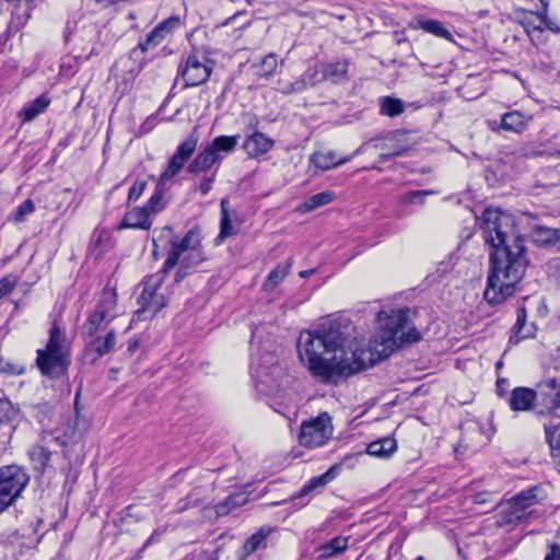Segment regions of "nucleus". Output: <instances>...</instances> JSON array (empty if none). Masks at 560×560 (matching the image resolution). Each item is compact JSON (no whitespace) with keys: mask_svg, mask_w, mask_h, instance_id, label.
I'll return each instance as SVG.
<instances>
[{"mask_svg":"<svg viewBox=\"0 0 560 560\" xmlns=\"http://www.w3.org/2000/svg\"><path fill=\"white\" fill-rule=\"evenodd\" d=\"M377 318L380 328L368 348L361 347L347 320L332 319L315 330L302 331L298 339L300 360L317 381L337 384L421 339L420 332L410 326L409 308L380 312Z\"/></svg>","mask_w":560,"mask_h":560,"instance_id":"obj_1","label":"nucleus"},{"mask_svg":"<svg viewBox=\"0 0 560 560\" xmlns=\"http://www.w3.org/2000/svg\"><path fill=\"white\" fill-rule=\"evenodd\" d=\"M526 323V313L524 308L518 310L516 324L514 325V335L510 338L511 342L517 343L521 340L527 337L526 334H523V328Z\"/></svg>","mask_w":560,"mask_h":560,"instance_id":"obj_41","label":"nucleus"},{"mask_svg":"<svg viewBox=\"0 0 560 560\" xmlns=\"http://www.w3.org/2000/svg\"><path fill=\"white\" fill-rule=\"evenodd\" d=\"M332 435L331 418L327 412L305 420L301 424L299 443L305 447H319L325 445Z\"/></svg>","mask_w":560,"mask_h":560,"instance_id":"obj_6","label":"nucleus"},{"mask_svg":"<svg viewBox=\"0 0 560 560\" xmlns=\"http://www.w3.org/2000/svg\"><path fill=\"white\" fill-rule=\"evenodd\" d=\"M404 103L399 98L386 96L382 100L381 112L386 116L396 117L404 113Z\"/></svg>","mask_w":560,"mask_h":560,"instance_id":"obj_35","label":"nucleus"},{"mask_svg":"<svg viewBox=\"0 0 560 560\" xmlns=\"http://www.w3.org/2000/svg\"><path fill=\"white\" fill-rule=\"evenodd\" d=\"M1 371L12 375H21L25 372V368L21 364L5 363Z\"/></svg>","mask_w":560,"mask_h":560,"instance_id":"obj_57","label":"nucleus"},{"mask_svg":"<svg viewBox=\"0 0 560 560\" xmlns=\"http://www.w3.org/2000/svg\"><path fill=\"white\" fill-rule=\"evenodd\" d=\"M211 71L212 68L208 59L196 52H190L178 67V75L183 78L185 86H197L205 83Z\"/></svg>","mask_w":560,"mask_h":560,"instance_id":"obj_7","label":"nucleus"},{"mask_svg":"<svg viewBox=\"0 0 560 560\" xmlns=\"http://www.w3.org/2000/svg\"><path fill=\"white\" fill-rule=\"evenodd\" d=\"M273 144L275 142L271 138L262 132L256 131L245 139L243 149L249 158H258L269 152Z\"/></svg>","mask_w":560,"mask_h":560,"instance_id":"obj_13","label":"nucleus"},{"mask_svg":"<svg viewBox=\"0 0 560 560\" xmlns=\"http://www.w3.org/2000/svg\"><path fill=\"white\" fill-rule=\"evenodd\" d=\"M419 26L425 32L436 35L439 37L446 39L452 38V34L438 20L421 19L419 20Z\"/></svg>","mask_w":560,"mask_h":560,"instance_id":"obj_33","label":"nucleus"},{"mask_svg":"<svg viewBox=\"0 0 560 560\" xmlns=\"http://www.w3.org/2000/svg\"><path fill=\"white\" fill-rule=\"evenodd\" d=\"M319 72L320 71L317 67H308L300 77V79L305 83L306 89L314 86L318 81H320Z\"/></svg>","mask_w":560,"mask_h":560,"instance_id":"obj_47","label":"nucleus"},{"mask_svg":"<svg viewBox=\"0 0 560 560\" xmlns=\"http://www.w3.org/2000/svg\"><path fill=\"white\" fill-rule=\"evenodd\" d=\"M233 234V226L232 223L226 215V213L223 211L222 219H221V231H220V237L225 238Z\"/></svg>","mask_w":560,"mask_h":560,"instance_id":"obj_53","label":"nucleus"},{"mask_svg":"<svg viewBox=\"0 0 560 560\" xmlns=\"http://www.w3.org/2000/svg\"><path fill=\"white\" fill-rule=\"evenodd\" d=\"M277 66V56L275 54H268L261 58L259 62L253 63V69L255 74L267 78L275 73Z\"/></svg>","mask_w":560,"mask_h":560,"instance_id":"obj_32","label":"nucleus"},{"mask_svg":"<svg viewBox=\"0 0 560 560\" xmlns=\"http://www.w3.org/2000/svg\"><path fill=\"white\" fill-rule=\"evenodd\" d=\"M433 194V190H411L400 197V202L404 205H423L425 197Z\"/></svg>","mask_w":560,"mask_h":560,"instance_id":"obj_39","label":"nucleus"},{"mask_svg":"<svg viewBox=\"0 0 560 560\" xmlns=\"http://www.w3.org/2000/svg\"><path fill=\"white\" fill-rule=\"evenodd\" d=\"M30 482L26 470L18 465L0 468V513L21 497Z\"/></svg>","mask_w":560,"mask_h":560,"instance_id":"obj_5","label":"nucleus"},{"mask_svg":"<svg viewBox=\"0 0 560 560\" xmlns=\"http://www.w3.org/2000/svg\"><path fill=\"white\" fill-rule=\"evenodd\" d=\"M541 493L540 487H533L504 502L501 505V524H514L533 516L535 506L542 500Z\"/></svg>","mask_w":560,"mask_h":560,"instance_id":"obj_4","label":"nucleus"},{"mask_svg":"<svg viewBox=\"0 0 560 560\" xmlns=\"http://www.w3.org/2000/svg\"><path fill=\"white\" fill-rule=\"evenodd\" d=\"M175 236L172 228L164 226L161 229H155L152 233V242L154 247H159L160 244H168L172 245V238Z\"/></svg>","mask_w":560,"mask_h":560,"instance_id":"obj_40","label":"nucleus"},{"mask_svg":"<svg viewBox=\"0 0 560 560\" xmlns=\"http://www.w3.org/2000/svg\"><path fill=\"white\" fill-rule=\"evenodd\" d=\"M150 215L148 208H133L125 214L119 229L149 230L152 225Z\"/></svg>","mask_w":560,"mask_h":560,"instance_id":"obj_16","label":"nucleus"},{"mask_svg":"<svg viewBox=\"0 0 560 560\" xmlns=\"http://www.w3.org/2000/svg\"><path fill=\"white\" fill-rule=\"evenodd\" d=\"M16 416V409L9 399H0V422H11Z\"/></svg>","mask_w":560,"mask_h":560,"instance_id":"obj_44","label":"nucleus"},{"mask_svg":"<svg viewBox=\"0 0 560 560\" xmlns=\"http://www.w3.org/2000/svg\"><path fill=\"white\" fill-rule=\"evenodd\" d=\"M338 470L339 468L337 466H332L325 474L317 477H313L299 491L298 497H305L316 489L324 488L326 485H328L337 477Z\"/></svg>","mask_w":560,"mask_h":560,"instance_id":"obj_20","label":"nucleus"},{"mask_svg":"<svg viewBox=\"0 0 560 560\" xmlns=\"http://www.w3.org/2000/svg\"><path fill=\"white\" fill-rule=\"evenodd\" d=\"M336 194L331 190L322 191L313 195L301 205L304 212L313 211L317 208L326 206L335 200Z\"/></svg>","mask_w":560,"mask_h":560,"instance_id":"obj_30","label":"nucleus"},{"mask_svg":"<svg viewBox=\"0 0 560 560\" xmlns=\"http://www.w3.org/2000/svg\"><path fill=\"white\" fill-rule=\"evenodd\" d=\"M240 135L235 136H219L212 140L209 147V149L217 153L219 156H223L224 154L232 153L238 143Z\"/></svg>","mask_w":560,"mask_h":560,"instance_id":"obj_25","label":"nucleus"},{"mask_svg":"<svg viewBox=\"0 0 560 560\" xmlns=\"http://www.w3.org/2000/svg\"><path fill=\"white\" fill-rule=\"evenodd\" d=\"M180 27V19L176 15H172L166 20L159 23L138 44V47L142 52H145L152 48L158 47L164 40L170 38L176 30Z\"/></svg>","mask_w":560,"mask_h":560,"instance_id":"obj_11","label":"nucleus"},{"mask_svg":"<svg viewBox=\"0 0 560 560\" xmlns=\"http://www.w3.org/2000/svg\"><path fill=\"white\" fill-rule=\"evenodd\" d=\"M205 260V255L201 246L188 252L180 262H183L184 267L192 268L198 266L200 262Z\"/></svg>","mask_w":560,"mask_h":560,"instance_id":"obj_43","label":"nucleus"},{"mask_svg":"<svg viewBox=\"0 0 560 560\" xmlns=\"http://www.w3.org/2000/svg\"><path fill=\"white\" fill-rule=\"evenodd\" d=\"M223 156H219L217 153L212 152L209 147H206L201 150L192 162L188 165L187 171L190 174H199L209 171L212 166L219 165Z\"/></svg>","mask_w":560,"mask_h":560,"instance_id":"obj_17","label":"nucleus"},{"mask_svg":"<svg viewBox=\"0 0 560 560\" xmlns=\"http://www.w3.org/2000/svg\"><path fill=\"white\" fill-rule=\"evenodd\" d=\"M188 269H189L188 267H184L183 262H180V266L176 272L175 281L176 282L182 281L186 277Z\"/></svg>","mask_w":560,"mask_h":560,"instance_id":"obj_61","label":"nucleus"},{"mask_svg":"<svg viewBox=\"0 0 560 560\" xmlns=\"http://www.w3.org/2000/svg\"><path fill=\"white\" fill-rule=\"evenodd\" d=\"M36 363L40 372L50 377H58L68 369L69 345L56 320L51 325L46 349L37 350Z\"/></svg>","mask_w":560,"mask_h":560,"instance_id":"obj_3","label":"nucleus"},{"mask_svg":"<svg viewBox=\"0 0 560 560\" xmlns=\"http://www.w3.org/2000/svg\"><path fill=\"white\" fill-rule=\"evenodd\" d=\"M503 383H504V380H499V381L497 382V390H498V393H499L500 395L502 394L501 388H503V385H502Z\"/></svg>","mask_w":560,"mask_h":560,"instance_id":"obj_64","label":"nucleus"},{"mask_svg":"<svg viewBox=\"0 0 560 560\" xmlns=\"http://www.w3.org/2000/svg\"><path fill=\"white\" fill-rule=\"evenodd\" d=\"M247 502V497L244 493H233L225 498L223 501L215 505V513L218 516H224L237 506H242Z\"/></svg>","mask_w":560,"mask_h":560,"instance_id":"obj_29","label":"nucleus"},{"mask_svg":"<svg viewBox=\"0 0 560 560\" xmlns=\"http://www.w3.org/2000/svg\"><path fill=\"white\" fill-rule=\"evenodd\" d=\"M530 116L520 110H511L502 115L501 120L489 121L492 131L499 132L504 130L508 132L522 133L528 126Z\"/></svg>","mask_w":560,"mask_h":560,"instance_id":"obj_12","label":"nucleus"},{"mask_svg":"<svg viewBox=\"0 0 560 560\" xmlns=\"http://www.w3.org/2000/svg\"><path fill=\"white\" fill-rule=\"evenodd\" d=\"M291 267L292 262L288 261L284 265H278L271 270L265 283L266 289L271 290L276 288L288 276Z\"/></svg>","mask_w":560,"mask_h":560,"instance_id":"obj_34","label":"nucleus"},{"mask_svg":"<svg viewBox=\"0 0 560 560\" xmlns=\"http://www.w3.org/2000/svg\"><path fill=\"white\" fill-rule=\"evenodd\" d=\"M161 192L156 191L152 195L144 208H148L150 213L158 212L160 210L159 205L161 202Z\"/></svg>","mask_w":560,"mask_h":560,"instance_id":"obj_56","label":"nucleus"},{"mask_svg":"<svg viewBox=\"0 0 560 560\" xmlns=\"http://www.w3.org/2000/svg\"><path fill=\"white\" fill-rule=\"evenodd\" d=\"M535 396L539 413H550L560 409V383L556 378H547L536 385Z\"/></svg>","mask_w":560,"mask_h":560,"instance_id":"obj_10","label":"nucleus"},{"mask_svg":"<svg viewBox=\"0 0 560 560\" xmlns=\"http://www.w3.org/2000/svg\"><path fill=\"white\" fill-rule=\"evenodd\" d=\"M19 278L14 275H8L0 279V299L9 294L18 284Z\"/></svg>","mask_w":560,"mask_h":560,"instance_id":"obj_50","label":"nucleus"},{"mask_svg":"<svg viewBox=\"0 0 560 560\" xmlns=\"http://www.w3.org/2000/svg\"><path fill=\"white\" fill-rule=\"evenodd\" d=\"M139 343L137 340H130L129 341V346H128V350L130 352H133L137 348H138Z\"/></svg>","mask_w":560,"mask_h":560,"instance_id":"obj_63","label":"nucleus"},{"mask_svg":"<svg viewBox=\"0 0 560 560\" xmlns=\"http://www.w3.org/2000/svg\"><path fill=\"white\" fill-rule=\"evenodd\" d=\"M545 28L541 24H533L532 22L525 23V31L528 35H532L534 32H542Z\"/></svg>","mask_w":560,"mask_h":560,"instance_id":"obj_60","label":"nucleus"},{"mask_svg":"<svg viewBox=\"0 0 560 560\" xmlns=\"http://www.w3.org/2000/svg\"><path fill=\"white\" fill-rule=\"evenodd\" d=\"M142 312H150L153 315H155L159 311H161L165 305L166 302L164 301V298L162 295L156 294V298L153 300L152 303H140Z\"/></svg>","mask_w":560,"mask_h":560,"instance_id":"obj_51","label":"nucleus"},{"mask_svg":"<svg viewBox=\"0 0 560 560\" xmlns=\"http://www.w3.org/2000/svg\"><path fill=\"white\" fill-rule=\"evenodd\" d=\"M116 345V334L114 330H109L107 335L102 337H96L92 339L85 348V354L92 355V361H96L102 358L104 354L110 352Z\"/></svg>","mask_w":560,"mask_h":560,"instance_id":"obj_15","label":"nucleus"},{"mask_svg":"<svg viewBox=\"0 0 560 560\" xmlns=\"http://www.w3.org/2000/svg\"><path fill=\"white\" fill-rule=\"evenodd\" d=\"M348 537L337 536L318 547L319 559H330L342 553L348 548Z\"/></svg>","mask_w":560,"mask_h":560,"instance_id":"obj_23","label":"nucleus"},{"mask_svg":"<svg viewBox=\"0 0 560 560\" xmlns=\"http://www.w3.org/2000/svg\"><path fill=\"white\" fill-rule=\"evenodd\" d=\"M112 322L109 317L95 310L88 316L86 323L83 326V334L93 337L103 325H107Z\"/></svg>","mask_w":560,"mask_h":560,"instance_id":"obj_31","label":"nucleus"},{"mask_svg":"<svg viewBox=\"0 0 560 560\" xmlns=\"http://www.w3.org/2000/svg\"><path fill=\"white\" fill-rule=\"evenodd\" d=\"M348 70V60H337L324 63L320 71L323 79L331 81L332 83H341L347 80Z\"/></svg>","mask_w":560,"mask_h":560,"instance_id":"obj_18","label":"nucleus"},{"mask_svg":"<svg viewBox=\"0 0 560 560\" xmlns=\"http://www.w3.org/2000/svg\"><path fill=\"white\" fill-rule=\"evenodd\" d=\"M199 141V133L195 128L194 131L183 140L177 147L175 153L170 159L165 171L160 176L161 183H166L177 175L190 156L194 154Z\"/></svg>","mask_w":560,"mask_h":560,"instance_id":"obj_8","label":"nucleus"},{"mask_svg":"<svg viewBox=\"0 0 560 560\" xmlns=\"http://www.w3.org/2000/svg\"><path fill=\"white\" fill-rule=\"evenodd\" d=\"M145 188L144 182H136L129 189L128 199L130 201H136L142 195Z\"/></svg>","mask_w":560,"mask_h":560,"instance_id":"obj_54","label":"nucleus"},{"mask_svg":"<svg viewBox=\"0 0 560 560\" xmlns=\"http://www.w3.org/2000/svg\"><path fill=\"white\" fill-rule=\"evenodd\" d=\"M397 448V443L394 439L385 438L370 443L366 452L371 456L387 457L393 454Z\"/></svg>","mask_w":560,"mask_h":560,"instance_id":"obj_28","label":"nucleus"},{"mask_svg":"<svg viewBox=\"0 0 560 560\" xmlns=\"http://www.w3.org/2000/svg\"><path fill=\"white\" fill-rule=\"evenodd\" d=\"M545 560H560V546L552 545Z\"/></svg>","mask_w":560,"mask_h":560,"instance_id":"obj_59","label":"nucleus"},{"mask_svg":"<svg viewBox=\"0 0 560 560\" xmlns=\"http://www.w3.org/2000/svg\"><path fill=\"white\" fill-rule=\"evenodd\" d=\"M509 406L513 411H528L537 407L535 390L527 387H516L509 398Z\"/></svg>","mask_w":560,"mask_h":560,"instance_id":"obj_14","label":"nucleus"},{"mask_svg":"<svg viewBox=\"0 0 560 560\" xmlns=\"http://www.w3.org/2000/svg\"><path fill=\"white\" fill-rule=\"evenodd\" d=\"M319 72L320 71L317 67H308L300 77V79L305 83L306 89L314 86L318 81H320Z\"/></svg>","mask_w":560,"mask_h":560,"instance_id":"obj_49","label":"nucleus"},{"mask_svg":"<svg viewBox=\"0 0 560 560\" xmlns=\"http://www.w3.org/2000/svg\"><path fill=\"white\" fill-rule=\"evenodd\" d=\"M525 155L535 156H547V158H560V150L547 149L545 144H530L525 149Z\"/></svg>","mask_w":560,"mask_h":560,"instance_id":"obj_38","label":"nucleus"},{"mask_svg":"<svg viewBox=\"0 0 560 560\" xmlns=\"http://www.w3.org/2000/svg\"><path fill=\"white\" fill-rule=\"evenodd\" d=\"M319 72L320 71L317 67H308L300 77V79L305 83L306 89L314 86L318 81H320Z\"/></svg>","mask_w":560,"mask_h":560,"instance_id":"obj_48","label":"nucleus"},{"mask_svg":"<svg viewBox=\"0 0 560 560\" xmlns=\"http://www.w3.org/2000/svg\"><path fill=\"white\" fill-rule=\"evenodd\" d=\"M166 273L163 272V269L154 276L148 278L144 283L143 291L139 298V303H152L156 298V291L160 288L162 281L164 280Z\"/></svg>","mask_w":560,"mask_h":560,"instance_id":"obj_27","label":"nucleus"},{"mask_svg":"<svg viewBox=\"0 0 560 560\" xmlns=\"http://www.w3.org/2000/svg\"><path fill=\"white\" fill-rule=\"evenodd\" d=\"M35 211V205L33 200L27 199L22 202L14 213V220L18 222H23L25 218Z\"/></svg>","mask_w":560,"mask_h":560,"instance_id":"obj_46","label":"nucleus"},{"mask_svg":"<svg viewBox=\"0 0 560 560\" xmlns=\"http://www.w3.org/2000/svg\"><path fill=\"white\" fill-rule=\"evenodd\" d=\"M350 156L338 158L335 151L315 152L311 156V162L320 171H328L350 161Z\"/></svg>","mask_w":560,"mask_h":560,"instance_id":"obj_19","label":"nucleus"},{"mask_svg":"<svg viewBox=\"0 0 560 560\" xmlns=\"http://www.w3.org/2000/svg\"><path fill=\"white\" fill-rule=\"evenodd\" d=\"M479 220L483 240L492 248L483 298L491 305L501 304L515 293L525 276L528 266L525 241L512 217L499 209H486Z\"/></svg>","mask_w":560,"mask_h":560,"instance_id":"obj_2","label":"nucleus"},{"mask_svg":"<svg viewBox=\"0 0 560 560\" xmlns=\"http://www.w3.org/2000/svg\"><path fill=\"white\" fill-rule=\"evenodd\" d=\"M385 147L387 150L382 153L385 158L401 155L409 149V145L401 143L399 140H390V143H386Z\"/></svg>","mask_w":560,"mask_h":560,"instance_id":"obj_45","label":"nucleus"},{"mask_svg":"<svg viewBox=\"0 0 560 560\" xmlns=\"http://www.w3.org/2000/svg\"><path fill=\"white\" fill-rule=\"evenodd\" d=\"M533 240L541 246H555L560 244V228L551 229L545 225H536L533 229Z\"/></svg>","mask_w":560,"mask_h":560,"instance_id":"obj_21","label":"nucleus"},{"mask_svg":"<svg viewBox=\"0 0 560 560\" xmlns=\"http://www.w3.org/2000/svg\"><path fill=\"white\" fill-rule=\"evenodd\" d=\"M117 294L115 289L105 288L101 294L95 310L103 313L112 320L116 317Z\"/></svg>","mask_w":560,"mask_h":560,"instance_id":"obj_24","label":"nucleus"},{"mask_svg":"<svg viewBox=\"0 0 560 560\" xmlns=\"http://www.w3.org/2000/svg\"><path fill=\"white\" fill-rule=\"evenodd\" d=\"M495 492L491 491H480L472 495V501L476 504H490L493 503L495 500Z\"/></svg>","mask_w":560,"mask_h":560,"instance_id":"obj_52","label":"nucleus"},{"mask_svg":"<svg viewBox=\"0 0 560 560\" xmlns=\"http://www.w3.org/2000/svg\"><path fill=\"white\" fill-rule=\"evenodd\" d=\"M201 236L197 229L189 230L184 237L179 238L176 234L172 238L171 250L167 255L166 260L163 265V272L167 273L178 262L184 253L191 252L192 249L200 247Z\"/></svg>","mask_w":560,"mask_h":560,"instance_id":"obj_9","label":"nucleus"},{"mask_svg":"<svg viewBox=\"0 0 560 560\" xmlns=\"http://www.w3.org/2000/svg\"><path fill=\"white\" fill-rule=\"evenodd\" d=\"M278 91L284 95L295 94L293 83L284 80H279Z\"/></svg>","mask_w":560,"mask_h":560,"instance_id":"obj_58","label":"nucleus"},{"mask_svg":"<svg viewBox=\"0 0 560 560\" xmlns=\"http://www.w3.org/2000/svg\"><path fill=\"white\" fill-rule=\"evenodd\" d=\"M292 83L294 88V93H301L306 90L305 83L303 82V80L300 79V77Z\"/></svg>","mask_w":560,"mask_h":560,"instance_id":"obj_62","label":"nucleus"},{"mask_svg":"<svg viewBox=\"0 0 560 560\" xmlns=\"http://www.w3.org/2000/svg\"><path fill=\"white\" fill-rule=\"evenodd\" d=\"M535 14L539 19L540 24L542 25L544 28L549 30L555 34L560 33V25L558 24V22L550 19L547 14V3H544L542 10L536 12Z\"/></svg>","mask_w":560,"mask_h":560,"instance_id":"obj_42","label":"nucleus"},{"mask_svg":"<svg viewBox=\"0 0 560 560\" xmlns=\"http://www.w3.org/2000/svg\"><path fill=\"white\" fill-rule=\"evenodd\" d=\"M266 535L262 532H257L253 534L243 546V555L241 560H244L246 557L255 552L259 546L265 540Z\"/></svg>","mask_w":560,"mask_h":560,"instance_id":"obj_37","label":"nucleus"},{"mask_svg":"<svg viewBox=\"0 0 560 560\" xmlns=\"http://www.w3.org/2000/svg\"><path fill=\"white\" fill-rule=\"evenodd\" d=\"M49 103L50 100L48 97L40 95L31 103H27L20 112L19 116L23 121H32L48 107Z\"/></svg>","mask_w":560,"mask_h":560,"instance_id":"obj_26","label":"nucleus"},{"mask_svg":"<svg viewBox=\"0 0 560 560\" xmlns=\"http://www.w3.org/2000/svg\"><path fill=\"white\" fill-rule=\"evenodd\" d=\"M50 456L51 452L43 445H36L31 452L33 462L36 464L37 469L40 470H44L48 465Z\"/></svg>","mask_w":560,"mask_h":560,"instance_id":"obj_36","label":"nucleus"},{"mask_svg":"<svg viewBox=\"0 0 560 560\" xmlns=\"http://www.w3.org/2000/svg\"><path fill=\"white\" fill-rule=\"evenodd\" d=\"M215 180V172L212 173L211 175L209 176H205L202 182L200 183L199 185V191L201 192V195L206 196L210 192V190L212 189V184L214 183Z\"/></svg>","mask_w":560,"mask_h":560,"instance_id":"obj_55","label":"nucleus"},{"mask_svg":"<svg viewBox=\"0 0 560 560\" xmlns=\"http://www.w3.org/2000/svg\"><path fill=\"white\" fill-rule=\"evenodd\" d=\"M545 432L556 465L560 468V419L545 425Z\"/></svg>","mask_w":560,"mask_h":560,"instance_id":"obj_22","label":"nucleus"}]
</instances>
